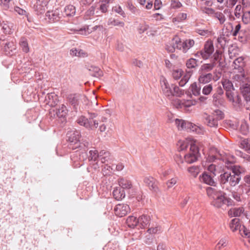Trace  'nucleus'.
Wrapping results in <instances>:
<instances>
[{
  "instance_id": "nucleus-1",
  "label": "nucleus",
  "mask_w": 250,
  "mask_h": 250,
  "mask_svg": "<svg viewBox=\"0 0 250 250\" xmlns=\"http://www.w3.org/2000/svg\"><path fill=\"white\" fill-rule=\"evenodd\" d=\"M81 135L79 131L76 129L69 131L66 134V140L68 142V147L73 150L77 148L88 150L89 143L85 140L80 138Z\"/></svg>"
},
{
  "instance_id": "nucleus-2",
  "label": "nucleus",
  "mask_w": 250,
  "mask_h": 250,
  "mask_svg": "<svg viewBox=\"0 0 250 250\" xmlns=\"http://www.w3.org/2000/svg\"><path fill=\"white\" fill-rule=\"evenodd\" d=\"M161 84L163 94L169 99L174 96L181 97L184 94V90L178 86L174 84L170 85L165 78L161 81Z\"/></svg>"
},
{
  "instance_id": "nucleus-3",
  "label": "nucleus",
  "mask_w": 250,
  "mask_h": 250,
  "mask_svg": "<svg viewBox=\"0 0 250 250\" xmlns=\"http://www.w3.org/2000/svg\"><path fill=\"white\" fill-rule=\"evenodd\" d=\"M206 191L208 195L212 200L211 205L214 207L220 208L224 205V201L226 193L221 190H217L211 187H207Z\"/></svg>"
},
{
  "instance_id": "nucleus-4",
  "label": "nucleus",
  "mask_w": 250,
  "mask_h": 250,
  "mask_svg": "<svg viewBox=\"0 0 250 250\" xmlns=\"http://www.w3.org/2000/svg\"><path fill=\"white\" fill-rule=\"evenodd\" d=\"M88 118L84 116L79 117L77 120V123L86 128L92 129L93 127L97 128L98 126V121L94 120V118L96 117L97 114L95 113L88 112Z\"/></svg>"
},
{
  "instance_id": "nucleus-5",
  "label": "nucleus",
  "mask_w": 250,
  "mask_h": 250,
  "mask_svg": "<svg viewBox=\"0 0 250 250\" xmlns=\"http://www.w3.org/2000/svg\"><path fill=\"white\" fill-rule=\"evenodd\" d=\"M76 150L71 155V160L74 163L75 167H80L83 164V161L86 159L87 154L86 151L83 149Z\"/></svg>"
},
{
  "instance_id": "nucleus-6",
  "label": "nucleus",
  "mask_w": 250,
  "mask_h": 250,
  "mask_svg": "<svg viewBox=\"0 0 250 250\" xmlns=\"http://www.w3.org/2000/svg\"><path fill=\"white\" fill-rule=\"evenodd\" d=\"M199 148L195 144H191L189 151L185 155L184 160L188 164L196 162L200 156Z\"/></svg>"
},
{
  "instance_id": "nucleus-7",
  "label": "nucleus",
  "mask_w": 250,
  "mask_h": 250,
  "mask_svg": "<svg viewBox=\"0 0 250 250\" xmlns=\"http://www.w3.org/2000/svg\"><path fill=\"white\" fill-rule=\"evenodd\" d=\"M224 94L223 89L219 86L215 90V93L212 96L213 103L217 107H221L224 105L225 99L223 97Z\"/></svg>"
},
{
  "instance_id": "nucleus-8",
  "label": "nucleus",
  "mask_w": 250,
  "mask_h": 250,
  "mask_svg": "<svg viewBox=\"0 0 250 250\" xmlns=\"http://www.w3.org/2000/svg\"><path fill=\"white\" fill-rule=\"evenodd\" d=\"M68 110L67 107L63 104L59 106L57 108L56 114L58 118V122L60 123L61 125L63 126L66 122V117L68 115Z\"/></svg>"
},
{
  "instance_id": "nucleus-9",
  "label": "nucleus",
  "mask_w": 250,
  "mask_h": 250,
  "mask_svg": "<svg viewBox=\"0 0 250 250\" xmlns=\"http://www.w3.org/2000/svg\"><path fill=\"white\" fill-rule=\"evenodd\" d=\"M215 176L212 174H209L207 171H204L199 176V179L201 182L212 187H216L217 182L215 181L213 178Z\"/></svg>"
},
{
  "instance_id": "nucleus-10",
  "label": "nucleus",
  "mask_w": 250,
  "mask_h": 250,
  "mask_svg": "<svg viewBox=\"0 0 250 250\" xmlns=\"http://www.w3.org/2000/svg\"><path fill=\"white\" fill-rule=\"evenodd\" d=\"M243 171V168H242L236 170L234 169L233 171L230 172L229 185L231 187H234L239 183Z\"/></svg>"
},
{
  "instance_id": "nucleus-11",
  "label": "nucleus",
  "mask_w": 250,
  "mask_h": 250,
  "mask_svg": "<svg viewBox=\"0 0 250 250\" xmlns=\"http://www.w3.org/2000/svg\"><path fill=\"white\" fill-rule=\"evenodd\" d=\"M203 52V59H208L210 57L214 51V46L211 41H207L205 42L204 48L201 50Z\"/></svg>"
},
{
  "instance_id": "nucleus-12",
  "label": "nucleus",
  "mask_w": 250,
  "mask_h": 250,
  "mask_svg": "<svg viewBox=\"0 0 250 250\" xmlns=\"http://www.w3.org/2000/svg\"><path fill=\"white\" fill-rule=\"evenodd\" d=\"M3 42H5L4 40H3ZM3 47V50L5 54L6 55H12L14 53V51L16 50V45L15 42L13 41H9L6 40L5 42L2 43L0 42V46Z\"/></svg>"
},
{
  "instance_id": "nucleus-13",
  "label": "nucleus",
  "mask_w": 250,
  "mask_h": 250,
  "mask_svg": "<svg viewBox=\"0 0 250 250\" xmlns=\"http://www.w3.org/2000/svg\"><path fill=\"white\" fill-rule=\"evenodd\" d=\"M144 182L152 192L157 193L159 191L158 182L153 177L151 176L145 177L144 179Z\"/></svg>"
},
{
  "instance_id": "nucleus-14",
  "label": "nucleus",
  "mask_w": 250,
  "mask_h": 250,
  "mask_svg": "<svg viewBox=\"0 0 250 250\" xmlns=\"http://www.w3.org/2000/svg\"><path fill=\"white\" fill-rule=\"evenodd\" d=\"M114 211L117 216L122 217L129 212L130 208L127 204H118L114 208Z\"/></svg>"
},
{
  "instance_id": "nucleus-15",
  "label": "nucleus",
  "mask_w": 250,
  "mask_h": 250,
  "mask_svg": "<svg viewBox=\"0 0 250 250\" xmlns=\"http://www.w3.org/2000/svg\"><path fill=\"white\" fill-rule=\"evenodd\" d=\"M67 100L69 104L72 106L73 109L77 112L79 108V97L76 94H70L67 96Z\"/></svg>"
},
{
  "instance_id": "nucleus-16",
  "label": "nucleus",
  "mask_w": 250,
  "mask_h": 250,
  "mask_svg": "<svg viewBox=\"0 0 250 250\" xmlns=\"http://www.w3.org/2000/svg\"><path fill=\"white\" fill-rule=\"evenodd\" d=\"M44 102L51 107L55 106L58 103V96L55 93H47L45 96Z\"/></svg>"
},
{
  "instance_id": "nucleus-17",
  "label": "nucleus",
  "mask_w": 250,
  "mask_h": 250,
  "mask_svg": "<svg viewBox=\"0 0 250 250\" xmlns=\"http://www.w3.org/2000/svg\"><path fill=\"white\" fill-rule=\"evenodd\" d=\"M45 16L48 18L49 22H57L60 20L61 18L59 11L58 9L52 11H47L45 14Z\"/></svg>"
},
{
  "instance_id": "nucleus-18",
  "label": "nucleus",
  "mask_w": 250,
  "mask_h": 250,
  "mask_svg": "<svg viewBox=\"0 0 250 250\" xmlns=\"http://www.w3.org/2000/svg\"><path fill=\"white\" fill-rule=\"evenodd\" d=\"M230 176V172L225 171L224 170L219 176L218 181L223 188H225L227 183H229Z\"/></svg>"
},
{
  "instance_id": "nucleus-19",
  "label": "nucleus",
  "mask_w": 250,
  "mask_h": 250,
  "mask_svg": "<svg viewBox=\"0 0 250 250\" xmlns=\"http://www.w3.org/2000/svg\"><path fill=\"white\" fill-rule=\"evenodd\" d=\"M150 217L149 215L143 214L138 218V227L145 229L149 226Z\"/></svg>"
},
{
  "instance_id": "nucleus-20",
  "label": "nucleus",
  "mask_w": 250,
  "mask_h": 250,
  "mask_svg": "<svg viewBox=\"0 0 250 250\" xmlns=\"http://www.w3.org/2000/svg\"><path fill=\"white\" fill-rule=\"evenodd\" d=\"M86 67L91 76L100 77L103 76V71L98 67L92 65H86Z\"/></svg>"
},
{
  "instance_id": "nucleus-21",
  "label": "nucleus",
  "mask_w": 250,
  "mask_h": 250,
  "mask_svg": "<svg viewBox=\"0 0 250 250\" xmlns=\"http://www.w3.org/2000/svg\"><path fill=\"white\" fill-rule=\"evenodd\" d=\"M198 81L200 84H206L210 82L213 79V75L210 73L200 72Z\"/></svg>"
},
{
  "instance_id": "nucleus-22",
  "label": "nucleus",
  "mask_w": 250,
  "mask_h": 250,
  "mask_svg": "<svg viewBox=\"0 0 250 250\" xmlns=\"http://www.w3.org/2000/svg\"><path fill=\"white\" fill-rule=\"evenodd\" d=\"M76 14V8L74 6L69 4L65 6L63 11L62 12V15L65 17H71L74 16Z\"/></svg>"
},
{
  "instance_id": "nucleus-23",
  "label": "nucleus",
  "mask_w": 250,
  "mask_h": 250,
  "mask_svg": "<svg viewBox=\"0 0 250 250\" xmlns=\"http://www.w3.org/2000/svg\"><path fill=\"white\" fill-rule=\"evenodd\" d=\"M204 118L205 120V123L208 126L210 127L215 128L218 126V123L217 120L215 119L214 116L212 115H208L207 114H206L204 116Z\"/></svg>"
},
{
  "instance_id": "nucleus-24",
  "label": "nucleus",
  "mask_w": 250,
  "mask_h": 250,
  "mask_svg": "<svg viewBox=\"0 0 250 250\" xmlns=\"http://www.w3.org/2000/svg\"><path fill=\"white\" fill-rule=\"evenodd\" d=\"M99 161H100L102 164L109 163L112 160L110 153L108 151L104 150H101L99 152Z\"/></svg>"
},
{
  "instance_id": "nucleus-25",
  "label": "nucleus",
  "mask_w": 250,
  "mask_h": 250,
  "mask_svg": "<svg viewBox=\"0 0 250 250\" xmlns=\"http://www.w3.org/2000/svg\"><path fill=\"white\" fill-rule=\"evenodd\" d=\"M229 227L232 231H235L239 230L240 232L242 234L241 228L242 226L241 225L240 220L239 218H235L232 219L229 223Z\"/></svg>"
},
{
  "instance_id": "nucleus-26",
  "label": "nucleus",
  "mask_w": 250,
  "mask_h": 250,
  "mask_svg": "<svg viewBox=\"0 0 250 250\" xmlns=\"http://www.w3.org/2000/svg\"><path fill=\"white\" fill-rule=\"evenodd\" d=\"M172 42H174V46L176 49L182 50L185 53H186L184 41L182 42L178 37H175L173 38Z\"/></svg>"
},
{
  "instance_id": "nucleus-27",
  "label": "nucleus",
  "mask_w": 250,
  "mask_h": 250,
  "mask_svg": "<svg viewBox=\"0 0 250 250\" xmlns=\"http://www.w3.org/2000/svg\"><path fill=\"white\" fill-rule=\"evenodd\" d=\"M113 196L117 200H120L125 198V192L121 188H115L113 191Z\"/></svg>"
},
{
  "instance_id": "nucleus-28",
  "label": "nucleus",
  "mask_w": 250,
  "mask_h": 250,
  "mask_svg": "<svg viewBox=\"0 0 250 250\" xmlns=\"http://www.w3.org/2000/svg\"><path fill=\"white\" fill-rule=\"evenodd\" d=\"M126 223L129 228L133 229L138 227V218L133 216H129L126 219Z\"/></svg>"
},
{
  "instance_id": "nucleus-29",
  "label": "nucleus",
  "mask_w": 250,
  "mask_h": 250,
  "mask_svg": "<svg viewBox=\"0 0 250 250\" xmlns=\"http://www.w3.org/2000/svg\"><path fill=\"white\" fill-rule=\"evenodd\" d=\"M118 183L119 186L122 189H130L132 187L131 182L125 178H120L118 180Z\"/></svg>"
},
{
  "instance_id": "nucleus-30",
  "label": "nucleus",
  "mask_w": 250,
  "mask_h": 250,
  "mask_svg": "<svg viewBox=\"0 0 250 250\" xmlns=\"http://www.w3.org/2000/svg\"><path fill=\"white\" fill-rule=\"evenodd\" d=\"M46 6V5H44L40 3H38L36 2V3L34 4L33 8L34 10V11L36 12V14L39 15H42L45 12V7Z\"/></svg>"
},
{
  "instance_id": "nucleus-31",
  "label": "nucleus",
  "mask_w": 250,
  "mask_h": 250,
  "mask_svg": "<svg viewBox=\"0 0 250 250\" xmlns=\"http://www.w3.org/2000/svg\"><path fill=\"white\" fill-rule=\"evenodd\" d=\"M243 208H234L228 211V215L230 217H238L243 212Z\"/></svg>"
},
{
  "instance_id": "nucleus-32",
  "label": "nucleus",
  "mask_w": 250,
  "mask_h": 250,
  "mask_svg": "<svg viewBox=\"0 0 250 250\" xmlns=\"http://www.w3.org/2000/svg\"><path fill=\"white\" fill-rule=\"evenodd\" d=\"M246 65H240L238 66H234L235 69H237L240 74L236 75L235 77H237L238 79L242 81L245 79V75L244 73V67Z\"/></svg>"
},
{
  "instance_id": "nucleus-33",
  "label": "nucleus",
  "mask_w": 250,
  "mask_h": 250,
  "mask_svg": "<svg viewBox=\"0 0 250 250\" xmlns=\"http://www.w3.org/2000/svg\"><path fill=\"white\" fill-rule=\"evenodd\" d=\"M189 90L192 92V94L195 96H199L200 95L201 86H198L197 83L194 82L191 84Z\"/></svg>"
},
{
  "instance_id": "nucleus-34",
  "label": "nucleus",
  "mask_w": 250,
  "mask_h": 250,
  "mask_svg": "<svg viewBox=\"0 0 250 250\" xmlns=\"http://www.w3.org/2000/svg\"><path fill=\"white\" fill-rule=\"evenodd\" d=\"M185 129L188 131H195L197 133H199L200 131V129L198 126L192 123L187 121Z\"/></svg>"
},
{
  "instance_id": "nucleus-35",
  "label": "nucleus",
  "mask_w": 250,
  "mask_h": 250,
  "mask_svg": "<svg viewBox=\"0 0 250 250\" xmlns=\"http://www.w3.org/2000/svg\"><path fill=\"white\" fill-rule=\"evenodd\" d=\"M19 44L22 50L25 53H28L29 51V47L27 39L24 37L20 39Z\"/></svg>"
},
{
  "instance_id": "nucleus-36",
  "label": "nucleus",
  "mask_w": 250,
  "mask_h": 250,
  "mask_svg": "<svg viewBox=\"0 0 250 250\" xmlns=\"http://www.w3.org/2000/svg\"><path fill=\"white\" fill-rule=\"evenodd\" d=\"M215 67L214 63H205L201 65L199 73L203 72L208 73V72L210 71Z\"/></svg>"
},
{
  "instance_id": "nucleus-37",
  "label": "nucleus",
  "mask_w": 250,
  "mask_h": 250,
  "mask_svg": "<svg viewBox=\"0 0 250 250\" xmlns=\"http://www.w3.org/2000/svg\"><path fill=\"white\" fill-rule=\"evenodd\" d=\"M223 161L225 163L226 167H227L228 169L231 170V172L233 171L234 169L236 170L242 168L239 166L234 165L232 162L227 159H225V160H223Z\"/></svg>"
},
{
  "instance_id": "nucleus-38",
  "label": "nucleus",
  "mask_w": 250,
  "mask_h": 250,
  "mask_svg": "<svg viewBox=\"0 0 250 250\" xmlns=\"http://www.w3.org/2000/svg\"><path fill=\"white\" fill-rule=\"evenodd\" d=\"M241 92L243 97L246 98V97H250V85L248 83H244L240 86Z\"/></svg>"
},
{
  "instance_id": "nucleus-39",
  "label": "nucleus",
  "mask_w": 250,
  "mask_h": 250,
  "mask_svg": "<svg viewBox=\"0 0 250 250\" xmlns=\"http://www.w3.org/2000/svg\"><path fill=\"white\" fill-rule=\"evenodd\" d=\"M89 156L88 157L89 161H93L94 162L99 161V153L96 149L91 150L89 151Z\"/></svg>"
},
{
  "instance_id": "nucleus-40",
  "label": "nucleus",
  "mask_w": 250,
  "mask_h": 250,
  "mask_svg": "<svg viewBox=\"0 0 250 250\" xmlns=\"http://www.w3.org/2000/svg\"><path fill=\"white\" fill-rule=\"evenodd\" d=\"M192 73V71H188L187 72V73L183 76L182 79L179 83V86H184L188 81L191 74Z\"/></svg>"
},
{
  "instance_id": "nucleus-41",
  "label": "nucleus",
  "mask_w": 250,
  "mask_h": 250,
  "mask_svg": "<svg viewBox=\"0 0 250 250\" xmlns=\"http://www.w3.org/2000/svg\"><path fill=\"white\" fill-rule=\"evenodd\" d=\"M198 61L194 58H190L186 62V66L188 69L195 68L198 66Z\"/></svg>"
},
{
  "instance_id": "nucleus-42",
  "label": "nucleus",
  "mask_w": 250,
  "mask_h": 250,
  "mask_svg": "<svg viewBox=\"0 0 250 250\" xmlns=\"http://www.w3.org/2000/svg\"><path fill=\"white\" fill-rule=\"evenodd\" d=\"M240 146L250 154V139H245L241 141Z\"/></svg>"
},
{
  "instance_id": "nucleus-43",
  "label": "nucleus",
  "mask_w": 250,
  "mask_h": 250,
  "mask_svg": "<svg viewBox=\"0 0 250 250\" xmlns=\"http://www.w3.org/2000/svg\"><path fill=\"white\" fill-rule=\"evenodd\" d=\"M221 57V52L217 50L214 54L213 55V56L210 58V63H214L215 64V67L216 66L218 62L219 61V58Z\"/></svg>"
},
{
  "instance_id": "nucleus-44",
  "label": "nucleus",
  "mask_w": 250,
  "mask_h": 250,
  "mask_svg": "<svg viewBox=\"0 0 250 250\" xmlns=\"http://www.w3.org/2000/svg\"><path fill=\"white\" fill-rule=\"evenodd\" d=\"M243 15L242 20L243 22L247 24L250 23V11H244V8L242 9Z\"/></svg>"
},
{
  "instance_id": "nucleus-45",
  "label": "nucleus",
  "mask_w": 250,
  "mask_h": 250,
  "mask_svg": "<svg viewBox=\"0 0 250 250\" xmlns=\"http://www.w3.org/2000/svg\"><path fill=\"white\" fill-rule=\"evenodd\" d=\"M0 30L5 34H10L11 33V29L9 26L3 22L0 23Z\"/></svg>"
},
{
  "instance_id": "nucleus-46",
  "label": "nucleus",
  "mask_w": 250,
  "mask_h": 250,
  "mask_svg": "<svg viewBox=\"0 0 250 250\" xmlns=\"http://www.w3.org/2000/svg\"><path fill=\"white\" fill-rule=\"evenodd\" d=\"M211 115L214 116L215 119L217 120V122L219 120H222L224 118V112L219 109L214 110Z\"/></svg>"
},
{
  "instance_id": "nucleus-47",
  "label": "nucleus",
  "mask_w": 250,
  "mask_h": 250,
  "mask_svg": "<svg viewBox=\"0 0 250 250\" xmlns=\"http://www.w3.org/2000/svg\"><path fill=\"white\" fill-rule=\"evenodd\" d=\"M222 84L224 89L226 91V92L231 91V90H234L233 84L229 80L225 81L222 83Z\"/></svg>"
},
{
  "instance_id": "nucleus-48",
  "label": "nucleus",
  "mask_w": 250,
  "mask_h": 250,
  "mask_svg": "<svg viewBox=\"0 0 250 250\" xmlns=\"http://www.w3.org/2000/svg\"><path fill=\"white\" fill-rule=\"evenodd\" d=\"M175 123L179 130L185 129L186 121L182 119H176L175 120Z\"/></svg>"
},
{
  "instance_id": "nucleus-49",
  "label": "nucleus",
  "mask_w": 250,
  "mask_h": 250,
  "mask_svg": "<svg viewBox=\"0 0 250 250\" xmlns=\"http://www.w3.org/2000/svg\"><path fill=\"white\" fill-rule=\"evenodd\" d=\"M233 30V26L231 23L229 22L228 24L226 26L225 31L223 32L224 35L227 37L232 35V32Z\"/></svg>"
},
{
  "instance_id": "nucleus-50",
  "label": "nucleus",
  "mask_w": 250,
  "mask_h": 250,
  "mask_svg": "<svg viewBox=\"0 0 250 250\" xmlns=\"http://www.w3.org/2000/svg\"><path fill=\"white\" fill-rule=\"evenodd\" d=\"M108 25H112L114 26H119L124 27L125 23L123 21H119L114 19H110L108 21Z\"/></svg>"
},
{
  "instance_id": "nucleus-51",
  "label": "nucleus",
  "mask_w": 250,
  "mask_h": 250,
  "mask_svg": "<svg viewBox=\"0 0 250 250\" xmlns=\"http://www.w3.org/2000/svg\"><path fill=\"white\" fill-rule=\"evenodd\" d=\"M199 167L193 166L188 168V171L194 177H196L199 172Z\"/></svg>"
},
{
  "instance_id": "nucleus-52",
  "label": "nucleus",
  "mask_w": 250,
  "mask_h": 250,
  "mask_svg": "<svg viewBox=\"0 0 250 250\" xmlns=\"http://www.w3.org/2000/svg\"><path fill=\"white\" fill-rule=\"evenodd\" d=\"M213 17L217 18L220 22V24H223L226 21V18L224 14L220 12H216L214 13Z\"/></svg>"
},
{
  "instance_id": "nucleus-53",
  "label": "nucleus",
  "mask_w": 250,
  "mask_h": 250,
  "mask_svg": "<svg viewBox=\"0 0 250 250\" xmlns=\"http://www.w3.org/2000/svg\"><path fill=\"white\" fill-rule=\"evenodd\" d=\"M213 89L212 84H207L202 89V93L205 95H209Z\"/></svg>"
},
{
  "instance_id": "nucleus-54",
  "label": "nucleus",
  "mask_w": 250,
  "mask_h": 250,
  "mask_svg": "<svg viewBox=\"0 0 250 250\" xmlns=\"http://www.w3.org/2000/svg\"><path fill=\"white\" fill-rule=\"evenodd\" d=\"M183 73V71L181 69L174 70L172 74V77L175 80L179 79L182 76Z\"/></svg>"
},
{
  "instance_id": "nucleus-55",
  "label": "nucleus",
  "mask_w": 250,
  "mask_h": 250,
  "mask_svg": "<svg viewBox=\"0 0 250 250\" xmlns=\"http://www.w3.org/2000/svg\"><path fill=\"white\" fill-rule=\"evenodd\" d=\"M184 42L186 52L190 48L193 46L194 44V40L191 39L186 40V41H184Z\"/></svg>"
},
{
  "instance_id": "nucleus-56",
  "label": "nucleus",
  "mask_w": 250,
  "mask_h": 250,
  "mask_svg": "<svg viewBox=\"0 0 250 250\" xmlns=\"http://www.w3.org/2000/svg\"><path fill=\"white\" fill-rule=\"evenodd\" d=\"M15 11L17 12L19 15H25L27 18V20L28 21H30L28 19V14L27 13L26 11L23 9L21 8L18 6H15L14 8Z\"/></svg>"
},
{
  "instance_id": "nucleus-57",
  "label": "nucleus",
  "mask_w": 250,
  "mask_h": 250,
  "mask_svg": "<svg viewBox=\"0 0 250 250\" xmlns=\"http://www.w3.org/2000/svg\"><path fill=\"white\" fill-rule=\"evenodd\" d=\"M161 231V228L159 226H157L156 227H151L150 228H148L147 231L151 234H156L157 232H159Z\"/></svg>"
},
{
  "instance_id": "nucleus-58",
  "label": "nucleus",
  "mask_w": 250,
  "mask_h": 250,
  "mask_svg": "<svg viewBox=\"0 0 250 250\" xmlns=\"http://www.w3.org/2000/svg\"><path fill=\"white\" fill-rule=\"evenodd\" d=\"M234 66H238L240 65H246L244 61V58L242 57L236 59L233 62Z\"/></svg>"
},
{
  "instance_id": "nucleus-59",
  "label": "nucleus",
  "mask_w": 250,
  "mask_h": 250,
  "mask_svg": "<svg viewBox=\"0 0 250 250\" xmlns=\"http://www.w3.org/2000/svg\"><path fill=\"white\" fill-rule=\"evenodd\" d=\"M112 10L113 11L122 16L123 17H125V14L124 12V11L122 10L120 6L113 7Z\"/></svg>"
},
{
  "instance_id": "nucleus-60",
  "label": "nucleus",
  "mask_w": 250,
  "mask_h": 250,
  "mask_svg": "<svg viewBox=\"0 0 250 250\" xmlns=\"http://www.w3.org/2000/svg\"><path fill=\"white\" fill-rule=\"evenodd\" d=\"M237 0H227L225 3V6L228 8H232L236 3Z\"/></svg>"
},
{
  "instance_id": "nucleus-61",
  "label": "nucleus",
  "mask_w": 250,
  "mask_h": 250,
  "mask_svg": "<svg viewBox=\"0 0 250 250\" xmlns=\"http://www.w3.org/2000/svg\"><path fill=\"white\" fill-rule=\"evenodd\" d=\"M182 6V3L176 0H171V6L172 8L177 9L180 8Z\"/></svg>"
},
{
  "instance_id": "nucleus-62",
  "label": "nucleus",
  "mask_w": 250,
  "mask_h": 250,
  "mask_svg": "<svg viewBox=\"0 0 250 250\" xmlns=\"http://www.w3.org/2000/svg\"><path fill=\"white\" fill-rule=\"evenodd\" d=\"M203 12L209 16L214 15V13H216L213 9L208 7H205L203 10Z\"/></svg>"
},
{
  "instance_id": "nucleus-63",
  "label": "nucleus",
  "mask_w": 250,
  "mask_h": 250,
  "mask_svg": "<svg viewBox=\"0 0 250 250\" xmlns=\"http://www.w3.org/2000/svg\"><path fill=\"white\" fill-rule=\"evenodd\" d=\"M148 28V26L145 24H140L138 27V31L139 34H142L146 31Z\"/></svg>"
},
{
  "instance_id": "nucleus-64",
  "label": "nucleus",
  "mask_w": 250,
  "mask_h": 250,
  "mask_svg": "<svg viewBox=\"0 0 250 250\" xmlns=\"http://www.w3.org/2000/svg\"><path fill=\"white\" fill-rule=\"evenodd\" d=\"M208 170L210 172L209 174H212L214 176L216 175V166L214 164H211L208 167Z\"/></svg>"
}]
</instances>
